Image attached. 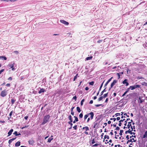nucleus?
Instances as JSON below:
<instances>
[{"instance_id": "nucleus-48", "label": "nucleus", "mask_w": 147, "mask_h": 147, "mask_svg": "<svg viewBox=\"0 0 147 147\" xmlns=\"http://www.w3.org/2000/svg\"><path fill=\"white\" fill-rule=\"evenodd\" d=\"M134 137V138H136V136L135 135H132V136H130V138H131L132 137Z\"/></svg>"}, {"instance_id": "nucleus-53", "label": "nucleus", "mask_w": 147, "mask_h": 147, "mask_svg": "<svg viewBox=\"0 0 147 147\" xmlns=\"http://www.w3.org/2000/svg\"><path fill=\"white\" fill-rule=\"evenodd\" d=\"M5 86L7 87H10V84H6Z\"/></svg>"}, {"instance_id": "nucleus-30", "label": "nucleus", "mask_w": 147, "mask_h": 147, "mask_svg": "<svg viewBox=\"0 0 147 147\" xmlns=\"http://www.w3.org/2000/svg\"><path fill=\"white\" fill-rule=\"evenodd\" d=\"M103 98V97L102 96H101L100 97H99L98 99V101H101V100H102Z\"/></svg>"}, {"instance_id": "nucleus-29", "label": "nucleus", "mask_w": 147, "mask_h": 147, "mask_svg": "<svg viewBox=\"0 0 147 147\" xmlns=\"http://www.w3.org/2000/svg\"><path fill=\"white\" fill-rule=\"evenodd\" d=\"M105 82V80H104L103 81V82H102V83L101 86H100V88H99V91L101 89V88H102V86H103V84L104 83V82Z\"/></svg>"}, {"instance_id": "nucleus-32", "label": "nucleus", "mask_w": 147, "mask_h": 147, "mask_svg": "<svg viewBox=\"0 0 147 147\" xmlns=\"http://www.w3.org/2000/svg\"><path fill=\"white\" fill-rule=\"evenodd\" d=\"M68 118L70 121H72V117L71 115H69L68 117Z\"/></svg>"}, {"instance_id": "nucleus-35", "label": "nucleus", "mask_w": 147, "mask_h": 147, "mask_svg": "<svg viewBox=\"0 0 147 147\" xmlns=\"http://www.w3.org/2000/svg\"><path fill=\"white\" fill-rule=\"evenodd\" d=\"M105 91H106V88L104 89V90L102 91V92L101 93V95H100L101 96L103 94L104 92Z\"/></svg>"}, {"instance_id": "nucleus-18", "label": "nucleus", "mask_w": 147, "mask_h": 147, "mask_svg": "<svg viewBox=\"0 0 147 147\" xmlns=\"http://www.w3.org/2000/svg\"><path fill=\"white\" fill-rule=\"evenodd\" d=\"M28 142H29V144H30L32 145L34 144V141L33 140H30Z\"/></svg>"}, {"instance_id": "nucleus-37", "label": "nucleus", "mask_w": 147, "mask_h": 147, "mask_svg": "<svg viewBox=\"0 0 147 147\" xmlns=\"http://www.w3.org/2000/svg\"><path fill=\"white\" fill-rule=\"evenodd\" d=\"M78 75V74H77L74 77L73 81H75L77 78V76Z\"/></svg>"}, {"instance_id": "nucleus-52", "label": "nucleus", "mask_w": 147, "mask_h": 147, "mask_svg": "<svg viewBox=\"0 0 147 147\" xmlns=\"http://www.w3.org/2000/svg\"><path fill=\"white\" fill-rule=\"evenodd\" d=\"M120 128L119 127L117 126L116 127V128H115V130H119Z\"/></svg>"}, {"instance_id": "nucleus-57", "label": "nucleus", "mask_w": 147, "mask_h": 147, "mask_svg": "<svg viewBox=\"0 0 147 147\" xmlns=\"http://www.w3.org/2000/svg\"><path fill=\"white\" fill-rule=\"evenodd\" d=\"M125 123L124 125L125 126H126V125H127V121H125Z\"/></svg>"}, {"instance_id": "nucleus-15", "label": "nucleus", "mask_w": 147, "mask_h": 147, "mask_svg": "<svg viewBox=\"0 0 147 147\" xmlns=\"http://www.w3.org/2000/svg\"><path fill=\"white\" fill-rule=\"evenodd\" d=\"M45 91V89L44 88H42L39 91L38 93L40 94L42 92H44Z\"/></svg>"}, {"instance_id": "nucleus-49", "label": "nucleus", "mask_w": 147, "mask_h": 147, "mask_svg": "<svg viewBox=\"0 0 147 147\" xmlns=\"http://www.w3.org/2000/svg\"><path fill=\"white\" fill-rule=\"evenodd\" d=\"M120 115V113H117L115 114V116L117 117L118 116H119Z\"/></svg>"}, {"instance_id": "nucleus-27", "label": "nucleus", "mask_w": 147, "mask_h": 147, "mask_svg": "<svg viewBox=\"0 0 147 147\" xmlns=\"http://www.w3.org/2000/svg\"><path fill=\"white\" fill-rule=\"evenodd\" d=\"M92 56L87 57L86 58V59L87 60H90L92 59Z\"/></svg>"}, {"instance_id": "nucleus-51", "label": "nucleus", "mask_w": 147, "mask_h": 147, "mask_svg": "<svg viewBox=\"0 0 147 147\" xmlns=\"http://www.w3.org/2000/svg\"><path fill=\"white\" fill-rule=\"evenodd\" d=\"M110 119L111 120H113V121H115L116 120V119L115 118H111Z\"/></svg>"}, {"instance_id": "nucleus-5", "label": "nucleus", "mask_w": 147, "mask_h": 147, "mask_svg": "<svg viewBox=\"0 0 147 147\" xmlns=\"http://www.w3.org/2000/svg\"><path fill=\"white\" fill-rule=\"evenodd\" d=\"M82 129L83 130H85V131L84 132V133L86 135H88V133L87 131L88 130H89V129L88 127L86 126L83 127Z\"/></svg>"}, {"instance_id": "nucleus-46", "label": "nucleus", "mask_w": 147, "mask_h": 147, "mask_svg": "<svg viewBox=\"0 0 147 147\" xmlns=\"http://www.w3.org/2000/svg\"><path fill=\"white\" fill-rule=\"evenodd\" d=\"M95 143V141H94V138L92 140V144H94Z\"/></svg>"}, {"instance_id": "nucleus-28", "label": "nucleus", "mask_w": 147, "mask_h": 147, "mask_svg": "<svg viewBox=\"0 0 147 147\" xmlns=\"http://www.w3.org/2000/svg\"><path fill=\"white\" fill-rule=\"evenodd\" d=\"M108 94V92H107V93L105 94H104L103 95V96H102L103 97V98H105L107 96Z\"/></svg>"}, {"instance_id": "nucleus-41", "label": "nucleus", "mask_w": 147, "mask_h": 147, "mask_svg": "<svg viewBox=\"0 0 147 147\" xmlns=\"http://www.w3.org/2000/svg\"><path fill=\"white\" fill-rule=\"evenodd\" d=\"M147 137V134H145H145H144V135H143L142 138H145Z\"/></svg>"}, {"instance_id": "nucleus-26", "label": "nucleus", "mask_w": 147, "mask_h": 147, "mask_svg": "<svg viewBox=\"0 0 147 147\" xmlns=\"http://www.w3.org/2000/svg\"><path fill=\"white\" fill-rule=\"evenodd\" d=\"M16 101V99H11V104L13 105L14 104L15 101Z\"/></svg>"}, {"instance_id": "nucleus-6", "label": "nucleus", "mask_w": 147, "mask_h": 147, "mask_svg": "<svg viewBox=\"0 0 147 147\" xmlns=\"http://www.w3.org/2000/svg\"><path fill=\"white\" fill-rule=\"evenodd\" d=\"M87 115H88V116L90 115V118L91 120L93 119L94 116V113L93 112H91L90 113H88Z\"/></svg>"}, {"instance_id": "nucleus-21", "label": "nucleus", "mask_w": 147, "mask_h": 147, "mask_svg": "<svg viewBox=\"0 0 147 147\" xmlns=\"http://www.w3.org/2000/svg\"><path fill=\"white\" fill-rule=\"evenodd\" d=\"M20 142L19 141H18L16 143L15 145L16 146H18L20 145Z\"/></svg>"}, {"instance_id": "nucleus-22", "label": "nucleus", "mask_w": 147, "mask_h": 147, "mask_svg": "<svg viewBox=\"0 0 147 147\" xmlns=\"http://www.w3.org/2000/svg\"><path fill=\"white\" fill-rule=\"evenodd\" d=\"M8 67L10 68H12L14 66V63L13 64H9L8 65Z\"/></svg>"}, {"instance_id": "nucleus-54", "label": "nucleus", "mask_w": 147, "mask_h": 147, "mask_svg": "<svg viewBox=\"0 0 147 147\" xmlns=\"http://www.w3.org/2000/svg\"><path fill=\"white\" fill-rule=\"evenodd\" d=\"M130 89H131V88H130V87L128 88H127V90L126 91V92H127Z\"/></svg>"}, {"instance_id": "nucleus-13", "label": "nucleus", "mask_w": 147, "mask_h": 147, "mask_svg": "<svg viewBox=\"0 0 147 147\" xmlns=\"http://www.w3.org/2000/svg\"><path fill=\"white\" fill-rule=\"evenodd\" d=\"M74 117L75 118V120L73 121V123H75L76 122H77L78 121V117L75 116H74Z\"/></svg>"}, {"instance_id": "nucleus-14", "label": "nucleus", "mask_w": 147, "mask_h": 147, "mask_svg": "<svg viewBox=\"0 0 147 147\" xmlns=\"http://www.w3.org/2000/svg\"><path fill=\"white\" fill-rule=\"evenodd\" d=\"M13 131V129H11L8 133V136H10L12 134V132Z\"/></svg>"}, {"instance_id": "nucleus-40", "label": "nucleus", "mask_w": 147, "mask_h": 147, "mask_svg": "<svg viewBox=\"0 0 147 147\" xmlns=\"http://www.w3.org/2000/svg\"><path fill=\"white\" fill-rule=\"evenodd\" d=\"M114 147H122V146H121V145L120 144H118V145H115L114 146Z\"/></svg>"}, {"instance_id": "nucleus-1", "label": "nucleus", "mask_w": 147, "mask_h": 147, "mask_svg": "<svg viewBox=\"0 0 147 147\" xmlns=\"http://www.w3.org/2000/svg\"><path fill=\"white\" fill-rule=\"evenodd\" d=\"M50 116L49 115H45L43 119V121L42 123V125H44L49 121Z\"/></svg>"}, {"instance_id": "nucleus-50", "label": "nucleus", "mask_w": 147, "mask_h": 147, "mask_svg": "<svg viewBox=\"0 0 147 147\" xmlns=\"http://www.w3.org/2000/svg\"><path fill=\"white\" fill-rule=\"evenodd\" d=\"M4 70V69H2L0 70V74Z\"/></svg>"}, {"instance_id": "nucleus-36", "label": "nucleus", "mask_w": 147, "mask_h": 147, "mask_svg": "<svg viewBox=\"0 0 147 147\" xmlns=\"http://www.w3.org/2000/svg\"><path fill=\"white\" fill-rule=\"evenodd\" d=\"M104 138L105 139H106V138H107V139H109V137L108 136V135H105V136H104Z\"/></svg>"}, {"instance_id": "nucleus-45", "label": "nucleus", "mask_w": 147, "mask_h": 147, "mask_svg": "<svg viewBox=\"0 0 147 147\" xmlns=\"http://www.w3.org/2000/svg\"><path fill=\"white\" fill-rule=\"evenodd\" d=\"M90 120H91L90 118V117H88L87 119V120L86 121V122L87 123H88L89 121H90Z\"/></svg>"}, {"instance_id": "nucleus-2", "label": "nucleus", "mask_w": 147, "mask_h": 147, "mask_svg": "<svg viewBox=\"0 0 147 147\" xmlns=\"http://www.w3.org/2000/svg\"><path fill=\"white\" fill-rule=\"evenodd\" d=\"M7 94V91L6 90H2L1 93L0 95L2 97H4L6 96Z\"/></svg>"}, {"instance_id": "nucleus-4", "label": "nucleus", "mask_w": 147, "mask_h": 147, "mask_svg": "<svg viewBox=\"0 0 147 147\" xmlns=\"http://www.w3.org/2000/svg\"><path fill=\"white\" fill-rule=\"evenodd\" d=\"M140 86L139 85H135L133 86H130V88L131 90H133L137 88H140Z\"/></svg>"}, {"instance_id": "nucleus-39", "label": "nucleus", "mask_w": 147, "mask_h": 147, "mask_svg": "<svg viewBox=\"0 0 147 147\" xmlns=\"http://www.w3.org/2000/svg\"><path fill=\"white\" fill-rule=\"evenodd\" d=\"M84 99H83L82 100H81V105L82 106L83 105V102L84 101Z\"/></svg>"}, {"instance_id": "nucleus-25", "label": "nucleus", "mask_w": 147, "mask_h": 147, "mask_svg": "<svg viewBox=\"0 0 147 147\" xmlns=\"http://www.w3.org/2000/svg\"><path fill=\"white\" fill-rule=\"evenodd\" d=\"M76 109L78 112L79 113H80L81 111V110L79 107H77L76 108Z\"/></svg>"}, {"instance_id": "nucleus-47", "label": "nucleus", "mask_w": 147, "mask_h": 147, "mask_svg": "<svg viewBox=\"0 0 147 147\" xmlns=\"http://www.w3.org/2000/svg\"><path fill=\"white\" fill-rule=\"evenodd\" d=\"M102 40H99L97 42L98 43H100V42H102Z\"/></svg>"}, {"instance_id": "nucleus-56", "label": "nucleus", "mask_w": 147, "mask_h": 147, "mask_svg": "<svg viewBox=\"0 0 147 147\" xmlns=\"http://www.w3.org/2000/svg\"><path fill=\"white\" fill-rule=\"evenodd\" d=\"M12 113H13V111H11L10 112V113H9V116H10V117H11V115H12Z\"/></svg>"}, {"instance_id": "nucleus-55", "label": "nucleus", "mask_w": 147, "mask_h": 147, "mask_svg": "<svg viewBox=\"0 0 147 147\" xmlns=\"http://www.w3.org/2000/svg\"><path fill=\"white\" fill-rule=\"evenodd\" d=\"M14 53L16 54H18L19 53V52L18 51H14Z\"/></svg>"}, {"instance_id": "nucleus-61", "label": "nucleus", "mask_w": 147, "mask_h": 147, "mask_svg": "<svg viewBox=\"0 0 147 147\" xmlns=\"http://www.w3.org/2000/svg\"><path fill=\"white\" fill-rule=\"evenodd\" d=\"M127 92H126V91L123 93V94L122 95V96H124L125 94H126L127 93Z\"/></svg>"}, {"instance_id": "nucleus-44", "label": "nucleus", "mask_w": 147, "mask_h": 147, "mask_svg": "<svg viewBox=\"0 0 147 147\" xmlns=\"http://www.w3.org/2000/svg\"><path fill=\"white\" fill-rule=\"evenodd\" d=\"M8 80L10 81H11L12 80V78L11 77H9L8 78Z\"/></svg>"}, {"instance_id": "nucleus-31", "label": "nucleus", "mask_w": 147, "mask_h": 147, "mask_svg": "<svg viewBox=\"0 0 147 147\" xmlns=\"http://www.w3.org/2000/svg\"><path fill=\"white\" fill-rule=\"evenodd\" d=\"M53 139V138H49L48 139V142H50Z\"/></svg>"}, {"instance_id": "nucleus-42", "label": "nucleus", "mask_w": 147, "mask_h": 147, "mask_svg": "<svg viewBox=\"0 0 147 147\" xmlns=\"http://www.w3.org/2000/svg\"><path fill=\"white\" fill-rule=\"evenodd\" d=\"M98 123L97 122H95L94 123V125L93 127L94 128H95L96 127V126L97 125Z\"/></svg>"}, {"instance_id": "nucleus-64", "label": "nucleus", "mask_w": 147, "mask_h": 147, "mask_svg": "<svg viewBox=\"0 0 147 147\" xmlns=\"http://www.w3.org/2000/svg\"><path fill=\"white\" fill-rule=\"evenodd\" d=\"M71 114L72 115H74V113L73 111H71Z\"/></svg>"}, {"instance_id": "nucleus-59", "label": "nucleus", "mask_w": 147, "mask_h": 147, "mask_svg": "<svg viewBox=\"0 0 147 147\" xmlns=\"http://www.w3.org/2000/svg\"><path fill=\"white\" fill-rule=\"evenodd\" d=\"M76 98H77L76 96H75L73 97V99H75V100H76Z\"/></svg>"}, {"instance_id": "nucleus-3", "label": "nucleus", "mask_w": 147, "mask_h": 147, "mask_svg": "<svg viewBox=\"0 0 147 147\" xmlns=\"http://www.w3.org/2000/svg\"><path fill=\"white\" fill-rule=\"evenodd\" d=\"M133 131V128H132V127H131V129H129L128 130L126 131L125 132V134H126L127 133H129L130 134H132L133 135H135V133L134 132H132V131Z\"/></svg>"}, {"instance_id": "nucleus-23", "label": "nucleus", "mask_w": 147, "mask_h": 147, "mask_svg": "<svg viewBox=\"0 0 147 147\" xmlns=\"http://www.w3.org/2000/svg\"><path fill=\"white\" fill-rule=\"evenodd\" d=\"M138 101L140 103H142L143 101V100L141 98L139 97V100H138Z\"/></svg>"}, {"instance_id": "nucleus-9", "label": "nucleus", "mask_w": 147, "mask_h": 147, "mask_svg": "<svg viewBox=\"0 0 147 147\" xmlns=\"http://www.w3.org/2000/svg\"><path fill=\"white\" fill-rule=\"evenodd\" d=\"M136 140H135L134 138H131L130 139L128 140L127 142V144L129 142H135Z\"/></svg>"}, {"instance_id": "nucleus-24", "label": "nucleus", "mask_w": 147, "mask_h": 147, "mask_svg": "<svg viewBox=\"0 0 147 147\" xmlns=\"http://www.w3.org/2000/svg\"><path fill=\"white\" fill-rule=\"evenodd\" d=\"M88 117V115H87V114L85 115L84 116V121H85L86 119Z\"/></svg>"}, {"instance_id": "nucleus-38", "label": "nucleus", "mask_w": 147, "mask_h": 147, "mask_svg": "<svg viewBox=\"0 0 147 147\" xmlns=\"http://www.w3.org/2000/svg\"><path fill=\"white\" fill-rule=\"evenodd\" d=\"M94 82L93 81H92L89 83L90 85H93L94 84Z\"/></svg>"}, {"instance_id": "nucleus-58", "label": "nucleus", "mask_w": 147, "mask_h": 147, "mask_svg": "<svg viewBox=\"0 0 147 147\" xmlns=\"http://www.w3.org/2000/svg\"><path fill=\"white\" fill-rule=\"evenodd\" d=\"M132 128H133V130L134 131H135L136 130L135 129V126H134L133 127L132 126Z\"/></svg>"}, {"instance_id": "nucleus-8", "label": "nucleus", "mask_w": 147, "mask_h": 147, "mask_svg": "<svg viewBox=\"0 0 147 147\" xmlns=\"http://www.w3.org/2000/svg\"><path fill=\"white\" fill-rule=\"evenodd\" d=\"M131 127H132L131 122H128V124L127 125V127L126 128L129 129H131Z\"/></svg>"}, {"instance_id": "nucleus-16", "label": "nucleus", "mask_w": 147, "mask_h": 147, "mask_svg": "<svg viewBox=\"0 0 147 147\" xmlns=\"http://www.w3.org/2000/svg\"><path fill=\"white\" fill-rule=\"evenodd\" d=\"M13 134L15 135L16 136H17L19 135H21V134L20 133H18L17 131H15L14 133H13Z\"/></svg>"}, {"instance_id": "nucleus-12", "label": "nucleus", "mask_w": 147, "mask_h": 147, "mask_svg": "<svg viewBox=\"0 0 147 147\" xmlns=\"http://www.w3.org/2000/svg\"><path fill=\"white\" fill-rule=\"evenodd\" d=\"M113 77H111V78H110L106 82V83H105V85L104 86L105 87L107 85H108V84L111 81L112 79L113 78Z\"/></svg>"}, {"instance_id": "nucleus-17", "label": "nucleus", "mask_w": 147, "mask_h": 147, "mask_svg": "<svg viewBox=\"0 0 147 147\" xmlns=\"http://www.w3.org/2000/svg\"><path fill=\"white\" fill-rule=\"evenodd\" d=\"M102 146L101 144H94V145H93V146H92V147H95L96 146L98 147V146Z\"/></svg>"}, {"instance_id": "nucleus-43", "label": "nucleus", "mask_w": 147, "mask_h": 147, "mask_svg": "<svg viewBox=\"0 0 147 147\" xmlns=\"http://www.w3.org/2000/svg\"><path fill=\"white\" fill-rule=\"evenodd\" d=\"M77 125H75V126L73 127V128L74 129L76 130L77 129Z\"/></svg>"}, {"instance_id": "nucleus-10", "label": "nucleus", "mask_w": 147, "mask_h": 147, "mask_svg": "<svg viewBox=\"0 0 147 147\" xmlns=\"http://www.w3.org/2000/svg\"><path fill=\"white\" fill-rule=\"evenodd\" d=\"M60 22L61 23L64 24L65 25H67L69 24V23L68 22H66L64 20H60Z\"/></svg>"}, {"instance_id": "nucleus-62", "label": "nucleus", "mask_w": 147, "mask_h": 147, "mask_svg": "<svg viewBox=\"0 0 147 147\" xmlns=\"http://www.w3.org/2000/svg\"><path fill=\"white\" fill-rule=\"evenodd\" d=\"M101 105V104H99V105H95V106L96 107H99Z\"/></svg>"}, {"instance_id": "nucleus-63", "label": "nucleus", "mask_w": 147, "mask_h": 147, "mask_svg": "<svg viewBox=\"0 0 147 147\" xmlns=\"http://www.w3.org/2000/svg\"><path fill=\"white\" fill-rule=\"evenodd\" d=\"M24 76H22L20 77V80H22L24 79Z\"/></svg>"}, {"instance_id": "nucleus-20", "label": "nucleus", "mask_w": 147, "mask_h": 147, "mask_svg": "<svg viewBox=\"0 0 147 147\" xmlns=\"http://www.w3.org/2000/svg\"><path fill=\"white\" fill-rule=\"evenodd\" d=\"M16 138H13L12 139H10L9 141V144H10L14 140H15L16 139Z\"/></svg>"}, {"instance_id": "nucleus-19", "label": "nucleus", "mask_w": 147, "mask_h": 147, "mask_svg": "<svg viewBox=\"0 0 147 147\" xmlns=\"http://www.w3.org/2000/svg\"><path fill=\"white\" fill-rule=\"evenodd\" d=\"M7 58L6 57L3 56H0V59L4 60H7Z\"/></svg>"}, {"instance_id": "nucleus-34", "label": "nucleus", "mask_w": 147, "mask_h": 147, "mask_svg": "<svg viewBox=\"0 0 147 147\" xmlns=\"http://www.w3.org/2000/svg\"><path fill=\"white\" fill-rule=\"evenodd\" d=\"M123 132V130H121L119 134L121 136L122 135V133Z\"/></svg>"}, {"instance_id": "nucleus-60", "label": "nucleus", "mask_w": 147, "mask_h": 147, "mask_svg": "<svg viewBox=\"0 0 147 147\" xmlns=\"http://www.w3.org/2000/svg\"><path fill=\"white\" fill-rule=\"evenodd\" d=\"M129 138H130V137H129V136H128V135H127L126 137V138H127V140L129 139Z\"/></svg>"}, {"instance_id": "nucleus-11", "label": "nucleus", "mask_w": 147, "mask_h": 147, "mask_svg": "<svg viewBox=\"0 0 147 147\" xmlns=\"http://www.w3.org/2000/svg\"><path fill=\"white\" fill-rule=\"evenodd\" d=\"M127 79H125L122 82L123 84H126V86H128L129 85V83L127 82Z\"/></svg>"}, {"instance_id": "nucleus-33", "label": "nucleus", "mask_w": 147, "mask_h": 147, "mask_svg": "<svg viewBox=\"0 0 147 147\" xmlns=\"http://www.w3.org/2000/svg\"><path fill=\"white\" fill-rule=\"evenodd\" d=\"M83 115L82 113H81L79 115V118H82L83 117Z\"/></svg>"}, {"instance_id": "nucleus-7", "label": "nucleus", "mask_w": 147, "mask_h": 147, "mask_svg": "<svg viewBox=\"0 0 147 147\" xmlns=\"http://www.w3.org/2000/svg\"><path fill=\"white\" fill-rule=\"evenodd\" d=\"M117 82V80H114L113 81V82H112L111 85V88L109 89V90H110V89L112 88L113 86L116 84V83Z\"/></svg>"}]
</instances>
